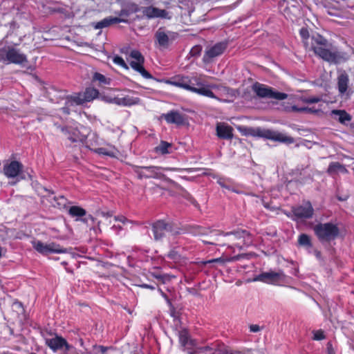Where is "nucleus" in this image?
I'll use <instances>...</instances> for the list:
<instances>
[{"label": "nucleus", "mask_w": 354, "mask_h": 354, "mask_svg": "<svg viewBox=\"0 0 354 354\" xmlns=\"http://www.w3.org/2000/svg\"><path fill=\"white\" fill-rule=\"evenodd\" d=\"M306 48L313 51L315 55L330 64H338L344 56L337 48L326 38L319 34L314 35L310 38V45L304 41Z\"/></svg>", "instance_id": "nucleus-1"}, {"label": "nucleus", "mask_w": 354, "mask_h": 354, "mask_svg": "<svg viewBox=\"0 0 354 354\" xmlns=\"http://www.w3.org/2000/svg\"><path fill=\"white\" fill-rule=\"evenodd\" d=\"M167 83L184 88L187 91L212 99H218L209 89V86L202 81V75L189 77H182L174 81H167Z\"/></svg>", "instance_id": "nucleus-2"}, {"label": "nucleus", "mask_w": 354, "mask_h": 354, "mask_svg": "<svg viewBox=\"0 0 354 354\" xmlns=\"http://www.w3.org/2000/svg\"><path fill=\"white\" fill-rule=\"evenodd\" d=\"M223 236L227 237L228 242L233 243V246L239 249H243L244 247L248 246L252 243V238L250 234L245 230H239L231 232H222L219 230H212L209 231V241H204L205 243L208 244H218L216 242L219 241L218 236Z\"/></svg>", "instance_id": "nucleus-3"}, {"label": "nucleus", "mask_w": 354, "mask_h": 354, "mask_svg": "<svg viewBox=\"0 0 354 354\" xmlns=\"http://www.w3.org/2000/svg\"><path fill=\"white\" fill-rule=\"evenodd\" d=\"M314 232L320 241H330L337 237L339 230L336 224L329 222L317 224Z\"/></svg>", "instance_id": "nucleus-4"}, {"label": "nucleus", "mask_w": 354, "mask_h": 354, "mask_svg": "<svg viewBox=\"0 0 354 354\" xmlns=\"http://www.w3.org/2000/svg\"><path fill=\"white\" fill-rule=\"evenodd\" d=\"M0 62L22 64L27 62V58L16 48L6 46L0 48Z\"/></svg>", "instance_id": "nucleus-5"}, {"label": "nucleus", "mask_w": 354, "mask_h": 354, "mask_svg": "<svg viewBox=\"0 0 354 354\" xmlns=\"http://www.w3.org/2000/svg\"><path fill=\"white\" fill-rule=\"evenodd\" d=\"M178 37L177 32L159 28L154 34L155 46L159 49H167Z\"/></svg>", "instance_id": "nucleus-6"}, {"label": "nucleus", "mask_w": 354, "mask_h": 354, "mask_svg": "<svg viewBox=\"0 0 354 354\" xmlns=\"http://www.w3.org/2000/svg\"><path fill=\"white\" fill-rule=\"evenodd\" d=\"M33 248L41 255L46 256L49 254H64L68 250L62 248L59 244L54 242L44 243L39 240L33 239L31 241Z\"/></svg>", "instance_id": "nucleus-7"}, {"label": "nucleus", "mask_w": 354, "mask_h": 354, "mask_svg": "<svg viewBox=\"0 0 354 354\" xmlns=\"http://www.w3.org/2000/svg\"><path fill=\"white\" fill-rule=\"evenodd\" d=\"M23 165L17 160H8L3 162L0 172L8 179H16L15 182H10V185H15L19 180L18 177L22 173Z\"/></svg>", "instance_id": "nucleus-8"}, {"label": "nucleus", "mask_w": 354, "mask_h": 354, "mask_svg": "<svg viewBox=\"0 0 354 354\" xmlns=\"http://www.w3.org/2000/svg\"><path fill=\"white\" fill-rule=\"evenodd\" d=\"M252 88L256 95L261 98L283 100L288 97V95L286 93L277 91L270 87L259 82L254 83L252 85Z\"/></svg>", "instance_id": "nucleus-9"}, {"label": "nucleus", "mask_w": 354, "mask_h": 354, "mask_svg": "<svg viewBox=\"0 0 354 354\" xmlns=\"http://www.w3.org/2000/svg\"><path fill=\"white\" fill-rule=\"evenodd\" d=\"M152 231L156 241H160L165 236H168L170 241L174 239V236L178 233L174 231L170 224L164 221L159 220L152 225Z\"/></svg>", "instance_id": "nucleus-10"}, {"label": "nucleus", "mask_w": 354, "mask_h": 354, "mask_svg": "<svg viewBox=\"0 0 354 354\" xmlns=\"http://www.w3.org/2000/svg\"><path fill=\"white\" fill-rule=\"evenodd\" d=\"M252 131L254 132L253 135L273 141H278L280 142L290 144L294 142V139L292 137L286 136V134L277 131L261 128L252 129Z\"/></svg>", "instance_id": "nucleus-11"}, {"label": "nucleus", "mask_w": 354, "mask_h": 354, "mask_svg": "<svg viewBox=\"0 0 354 354\" xmlns=\"http://www.w3.org/2000/svg\"><path fill=\"white\" fill-rule=\"evenodd\" d=\"M129 57L131 59L129 64L134 71L139 73L145 79L152 78L151 75L143 66L145 57L139 50H131Z\"/></svg>", "instance_id": "nucleus-12"}, {"label": "nucleus", "mask_w": 354, "mask_h": 354, "mask_svg": "<svg viewBox=\"0 0 354 354\" xmlns=\"http://www.w3.org/2000/svg\"><path fill=\"white\" fill-rule=\"evenodd\" d=\"M160 167L156 166L141 167L133 165V171L138 175V178H156L160 179L162 174L160 172Z\"/></svg>", "instance_id": "nucleus-13"}, {"label": "nucleus", "mask_w": 354, "mask_h": 354, "mask_svg": "<svg viewBox=\"0 0 354 354\" xmlns=\"http://www.w3.org/2000/svg\"><path fill=\"white\" fill-rule=\"evenodd\" d=\"M294 213L297 222L304 221L313 218L314 208L310 201H304L301 205L294 206Z\"/></svg>", "instance_id": "nucleus-14"}, {"label": "nucleus", "mask_w": 354, "mask_h": 354, "mask_svg": "<svg viewBox=\"0 0 354 354\" xmlns=\"http://www.w3.org/2000/svg\"><path fill=\"white\" fill-rule=\"evenodd\" d=\"M285 274L282 271H268L262 272L257 275L253 281H261L267 283L275 284L279 281L283 279Z\"/></svg>", "instance_id": "nucleus-15"}, {"label": "nucleus", "mask_w": 354, "mask_h": 354, "mask_svg": "<svg viewBox=\"0 0 354 354\" xmlns=\"http://www.w3.org/2000/svg\"><path fill=\"white\" fill-rule=\"evenodd\" d=\"M198 351L199 352L209 351L211 352L210 354H245L246 350H232L223 344H216L214 346L200 347Z\"/></svg>", "instance_id": "nucleus-16"}, {"label": "nucleus", "mask_w": 354, "mask_h": 354, "mask_svg": "<svg viewBox=\"0 0 354 354\" xmlns=\"http://www.w3.org/2000/svg\"><path fill=\"white\" fill-rule=\"evenodd\" d=\"M227 48V44L225 42H218L214 46L206 49L205 53L203 57V61L205 63H209L212 59L221 55L225 48Z\"/></svg>", "instance_id": "nucleus-17"}, {"label": "nucleus", "mask_w": 354, "mask_h": 354, "mask_svg": "<svg viewBox=\"0 0 354 354\" xmlns=\"http://www.w3.org/2000/svg\"><path fill=\"white\" fill-rule=\"evenodd\" d=\"M45 342L46 344L54 352L59 350L68 351L71 348V346L68 344L64 338L58 335H55L53 338H46Z\"/></svg>", "instance_id": "nucleus-18"}, {"label": "nucleus", "mask_w": 354, "mask_h": 354, "mask_svg": "<svg viewBox=\"0 0 354 354\" xmlns=\"http://www.w3.org/2000/svg\"><path fill=\"white\" fill-rule=\"evenodd\" d=\"M142 14L148 19L162 18L169 19V13L162 9L153 6H147L142 8Z\"/></svg>", "instance_id": "nucleus-19"}, {"label": "nucleus", "mask_w": 354, "mask_h": 354, "mask_svg": "<svg viewBox=\"0 0 354 354\" xmlns=\"http://www.w3.org/2000/svg\"><path fill=\"white\" fill-rule=\"evenodd\" d=\"M85 100H84L83 95L82 93H76L73 95L68 96L65 100L66 106L62 108V110L64 113L69 114V107L82 105L85 103Z\"/></svg>", "instance_id": "nucleus-20"}, {"label": "nucleus", "mask_w": 354, "mask_h": 354, "mask_svg": "<svg viewBox=\"0 0 354 354\" xmlns=\"http://www.w3.org/2000/svg\"><path fill=\"white\" fill-rule=\"evenodd\" d=\"M168 124H175L177 125L183 124L185 122L184 115L177 111H170L167 113H163L161 115Z\"/></svg>", "instance_id": "nucleus-21"}, {"label": "nucleus", "mask_w": 354, "mask_h": 354, "mask_svg": "<svg viewBox=\"0 0 354 354\" xmlns=\"http://www.w3.org/2000/svg\"><path fill=\"white\" fill-rule=\"evenodd\" d=\"M216 136L219 138L230 140L233 137V129L225 123H218L216 125Z\"/></svg>", "instance_id": "nucleus-22"}, {"label": "nucleus", "mask_w": 354, "mask_h": 354, "mask_svg": "<svg viewBox=\"0 0 354 354\" xmlns=\"http://www.w3.org/2000/svg\"><path fill=\"white\" fill-rule=\"evenodd\" d=\"M183 250L184 248L181 245H176L175 243L171 242L170 250L167 253V257L175 262H178L183 258Z\"/></svg>", "instance_id": "nucleus-23"}, {"label": "nucleus", "mask_w": 354, "mask_h": 354, "mask_svg": "<svg viewBox=\"0 0 354 354\" xmlns=\"http://www.w3.org/2000/svg\"><path fill=\"white\" fill-rule=\"evenodd\" d=\"M127 23L128 20L124 18H118L117 17H108L100 21H97L95 24L94 28L95 29H102L106 27L110 26L112 24H118V23Z\"/></svg>", "instance_id": "nucleus-24"}, {"label": "nucleus", "mask_w": 354, "mask_h": 354, "mask_svg": "<svg viewBox=\"0 0 354 354\" xmlns=\"http://www.w3.org/2000/svg\"><path fill=\"white\" fill-rule=\"evenodd\" d=\"M114 104L122 106H130L138 104L140 102V99L136 97L127 95L124 97H114L112 101Z\"/></svg>", "instance_id": "nucleus-25"}, {"label": "nucleus", "mask_w": 354, "mask_h": 354, "mask_svg": "<svg viewBox=\"0 0 354 354\" xmlns=\"http://www.w3.org/2000/svg\"><path fill=\"white\" fill-rule=\"evenodd\" d=\"M179 342L184 349H191L194 346V341L190 338L186 330H182L178 333Z\"/></svg>", "instance_id": "nucleus-26"}, {"label": "nucleus", "mask_w": 354, "mask_h": 354, "mask_svg": "<svg viewBox=\"0 0 354 354\" xmlns=\"http://www.w3.org/2000/svg\"><path fill=\"white\" fill-rule=\"evenodd\" d=\"M92 149L96 153H98L100 155L107 156L109 157H115L118 153V151L114 146L112 145H109V147L107 148L98 147Z\"/></svg>", "instance_id": "nucleus-27"}, {"label": "nucleus", "mask_w": 354, "mask_h": 354, "mask_svg": "<svg viewBox=\"0 0 354 354\" xmlns=\"http://www.w3.org/2000/svg\"><path fill=\"white\" fill-rule=\"evenodd\" d=\"M348 77L346 73H342L338 76L337 86L340 94H344L348 88Z\"/></svg>", "instance_id": "nucleus-28"}, {"label": "nucleus", "mask_w": 354, "mask_h": 354, "mask_svg": "<svg viewBox=\"0 0 354 354\" xmlns=\"http://www.w3.org/2000/svg\"><path fill=\"white\" fill-rule=\"evenodd\" d=\"M82 93L85 102H89L98 97L99 91L96 88L89 87Z\"/></svg>", "instance_id": "nucleus-29"}, {"label": "nucleus", "mask_w": 354, "mask_h": 354, "mask_svg": "<svg viewBox=\"0 0 354 354\" xmlns=\"http://www.w3.org/2000/svg\"><path fill=\"white\" fill-rule=\"evenodd\" d=\"M331 115L338 116L339 122L342 124L351 120V115L344 110H333L331 111Z\"/></svg>", "instance_id": "nucleus-30"}, {"label": "nucleus", "mask_w": 354, "mask_h": 354, "mask_svg": "<svg viewBox=\"0 0 354 354\" xmlns=\"http://www.w3.org/2000/svg\"><path fill=\"white\" fill-rule=\"evenodd\" d=\"M68 213L71 216L75 217L77 221L79 220L80 217L86 215L85 209L79 206L71 207L68 210Z\"/></svg>", "instance_id": "nucleus-31"}, {"label": "nucleus", "mask_w": 354, "mask_h": 354, "mask_svg": "<svg viewBox=\"0 0 354 354\" xmlns=\"http://www.w3.org/2000/svg\"><path fill=\"white\" fill-rule=\"evenodd\" d=\"M217 183L224 189L239 193V192L232 186V181L229 178H219L217 180Z\"/></svg>", "instance_id": "nucleus-32"}, {"label": "nucleus", "mask_w": 354, "mask_h": 354, "mask_svg": "<svg viewBox=\"0 0 354 354\" xmlns=\"http://www.w3.org/2000/svg\"><path fill=\"white\" fill-rule=\"evenodd\" d=\"M93 81L97 82L100 85L110 84L111 80L100 73H95L93 76Z\"/></svg>", "instance_id": "nucleus-33"}, {"label": "nucleus", "mask_w": 354, "mask_h": 354, "mask_svg": "<svg viewBox=\"0 0 354 354\" xmlns=\"http://www.w3.org/2000/svg\"><path fill=\"white\" fill-rule=\"evenodd\" d=\"M62 130L66 134L67 138L73 142H75L81 140L79 137V132L77 130L73 131L72 133L70 132L68 128H62Z\"/></svg>", "instance_id": "nucleus-34"}, {"label": "nucleus", "mask_w": 354, "mask_h": 354, "mask_svg": "<svg viewBox=\"0 0 354 354\" xmlns=\"http://www.w3.org/2000/svg\"><path fill=\"white\" fill-rule=\"evenodd\" d=\"M298 243L300 245L306 248H310L312 246L310 238L308 235L306 234H301L299 235L298 238Z\"/></svg>", "instance_id": "nucleus-35"}, {"label": "nucleus", "mask_w": 354, "mask_h": 354, "mask_svg": "<svg viewBox=\"0 0 354 354\" xmlns=\"http://www.w3.org/2000/svg\"><path fill=\"white\" fill-rule=\"evenodd\" d=\"M337 171L344 172L346 171V169L342 165H341L339 162H332L329 165L328 168V172L329 174H333Z\"/></svg>", "instance_id": "nucleus-36"}, {"label": "nucleus", "mask_w": 354, "mask_h": 354, "mask_svg": "<svg viewBox=\"0 0 354 354\" xmlns=\"http://www.w3.org/2000/svg\"><path fill=\"white\" fill-rule=\"evenodd\" d=\"M114 220L116 221H119L122 223L123 226L127 229L128 227L131 228L132 225L134 224V222L127 219L124 216L120 215L114 217Z\"/></svg>", "instance_id": "nucleus-37"}, {"label": "nucleus", "mask_w": 354, "mask_h": 354, "mask_svg": "<svg viewBox=\"0 0 354 354\" xmlns=\"http://www.w3.org/2000/svg\"><path fill=\"white\" fill-rule=\"evenodd\" d=\"M99 138L97 135L95 133H90L88 135V139L87 141V145L89 147H93L97 145H99L100 143L98 142Z\"/></svg>", "instance_id": "nucleus-38"}, {"label": "nucleus", "mask_w": 354, "mask_h": 354, "mask_svg": "<svg viewBox=\"0 0 354 354\" xmlns=\"http://www.w3.org/2000/svg\"><path fill=\"white\" fill-rule=\"evenodd\" d=\"M322 100V97L320 96H310L307 97L302 98L303 102L306 104H315L319 103Z\"/></svg>", "instance_id": "nucleus-39"}, {"label": "nucleus", "mask_w": 354, "mask_h": 354, "mask_svg": "<svg viewBox=\"0 0 354 354\" xmlns=\"http://www.w3.org/2000/svg\"><path fill=\"white\" fill-rule=\"evenodd\" d=\"M113 62L114 64L125 68V69H128L129 67L127 66V64H126V62H124V60L123 59L122 57L118 56V55H116L113 58Z\"/></svg>", "instance_id": "nucleus-40"}, {"label": "nucleus", "mask_w": 354, "mask_h": 354, "mask_svg": "<svg viewBox=\"0 0 354 354\" xmlns=\"http://www.w3.org/2000/svg\"><path fill=\"white\" fill-rule=\"evenodd\" d=\"M171 146L167 142L162 141L159 146L157 147V151H160L162 154H165L168 153V148Z\"/></svg>", "instance_id": "nucleus-41"}, {"label": "nucleus", "mask_w": 354, "mask_h": 354, "mask_svg": "<svg viewBox=\"0 0 354 354\" xmlns=\"http://www.w3.org/2000/svg\"><path fill=\"white\" fill-rule=\"evenodd\" d=\"M313 339L314 340L319 341V340H322V339H325V335L322 330H314L313 332Z\"/></svg>", "instance_id": "nucleus-42"}, {"label": "nucleus", "mask_w": 354, "mask_h": 354, "mask_svg": "<svg viewBox=\"0 0 354 354\" xmlns=\"http://www.w3.org/2000/svg\"><path fill=\"white\" fill-rule=\"evenodd\" d=\"M201 50L202 48L201 46H195L191 49L189 53L192 57H196L200 55Z\"/></svg>", "instance_id": "nucleus-43"}, {"label": "nucleus", "mask_w": 354, "mask_h": 354, "mask_svg": "<svg viewBox=\"0 0 354 354\" xmlns=\"http://www.w3.org/2000/svg\"><path fill=\"white\" fill-rule=\"evenodd\" d=\"M118 18H124L127 20V17L130 15V12L125 8L122 9L118 13Z\"/></svg>", "instance_id": "nucleus-44"}, {"label": "nucleus", "mask_w": 354, "mask_h": 354, "mask_svg": "<svg viewBox=\"0 0 354 354\" xmlns=\"http://www.w3.org/2000/svg\"><path fill=\"white\" fill-rule=\"evenodd\" d=\"M284 214L288 217L290 218V219H292V221H296V216H295V213H294V206L292 207L291 208V211L290 212H284Z\"/></svg>", "instance_id": "nucleus-45"}, {"label": "nucleus", "mask_w": 354, "mask_h": 354, "mask_svg": "<svg viewBox=\"0 0 354 354\" xmlns=\"http://www.w3.org/2000/svg\"><path fill=\"white\" fill-rule=\"evenodd\" d=\"M300 35L304 39H308L309 37V32L306 28H302L300 30Z\"/></svg>", "instance_id": "nucleus-46"}, {"label": "nucleus", "mask_w": 354, "mask_h": 354, "mask_svg": "<svg viewBox=\"0 0 354 354\" xmlns=\"http://www.w3.org/2000/svg\"><path fill=\"white\" fill-rule=\"evenodd\" d=\"M261 327L257 324H252L250 326V331L252 333H257L260 331Z\"/></svg>", "instance_id": "nucleus-47"}, {"label": "nucleus", "mask_w": 354, "mask_h": 354, "mask_svg": "<svg viewBox=\"0 0 354 354\" xmlns=\"http://www.w3.org/2000/svg\"><path fill=\"white\" fill-rule=\"evenodd\" d=\"M306 110L305 112L313 113H316L321 110V108L315 109V107H308V106H306Z\"/></svg>", "instance_id": "nucleus-48"}, {"label": "nucleus", "mask_w": 354, "mask_h": 354, "mask_svg": "<svg viewBox=\"0 0 354 354\" xmlns=\"http://www.w3.org/2000/svg\"><path fill=\"white\" fill-rule=\"evenodd\" d=\"M13 307L18 309L19 312H22L24 310L23 305L19 301H15L13 303Z\"/></svg>", "instance_id": "nucleus-49"}, {"label": "nucleus", "mask_w": 354, "mask_h": 354, "mask_svg": "<svg viewBox=\"0 0 354 354\" xmlns=\"http://www.w3.org/2000/svg\"><path fill=\"white\" fill-rule=\"evenodd\" d=\"M291 109L295 112H305L306 110V106L299 107L297 106H292Z\"/></svg>", "instance_id": "nucleus-50"}, {"label": "nucleus", "mask_w": 354, "mask_h": 354, "mask_svg": "<svg viewBox=\"0 0 354 354\" xmlns=\"http://www.w3.org/2000/svg\"><path fill=\"white\" fill-rule=\"evenodd\" d=\"M199 348H198L197 350L194 352H192V351H189L188 352V354H204V353H206V354H210L211 352L209 351H204V352H199Z\"/></svg>", "instance_id": "nucleus-51"}, {"label": "nucleus", "mask_w": 354, "mask_h": 354, "mask_svg": "<svg viewBox=\"0 0 354 354\" xmlns=\"http://www.w3.org/2000/svg\"><path fill=\"white\" fill-rule=\"evenodd\" d=\"M102 216L106 219L112 216V214L110 212H102Z\"/></svg>", "instance_id": "nucleus-52"}, {"label": "nucleus", "mask_w": 354, "mask_h": 354, "mask_svg": "<svg viewBox=\"0 0 354 354\" xmlns=\"http://www.w3.org/2000/svg\"><path fill=\"white\" fill-rule=\"evenodd\" d=\"M112 228H113V230H118V231H119V230H123V227H122V226H120V225H114L112 227Z\"/></svg>", "instance_id": "nucleus-53"}, {"label": "nucleus", "mask_w": 354, "mask_h": 354, "mask_svg": "<svg viewBox=\"0 0 354 354\" xmlns=\"http://www.w3.org/2000/svg\"><path fill=\"white\" fill-rule=\"evenodd\" d=\"M142 286L146 288H149V289H151V290L154 289V287L151 286V285L145 284Z\"/></svg>", "instance_id": "nucleus-54"}, {"label": "nucleus", "mask_w": 354, "mask_h": 354, "mask_svg": "<svg viewBox=\"0 0 354 354\" xmlns=\"http://www.w3.org/2000/svg\"><path fill=\"white\" fill-rule=\"evenodd\" d=\"M315 255H316V257H317V259H319V258H320V257H321V253H320V252H319V251H317V250H315Z\"/></svg>", "instance_id": "nucleus-55"}, {"label": "nucleus", "mask_w": 354, "mask_h": 354, "mask_svg": "<svg viewBox=\"0 0 354 354\" xmlns=\"http://www.w3.org/2000/svg\"><path fill=\"white\" fill-rule=\"evenodd\" d=\"M100 348V351H101L102 353H104L106 352V347L102 346Z\"/></svg>", "instance_id": "nucleus-56"}, {"label": "nucleus", "mask_w": 354, "mask_h": 354, "mask_svg": "<svg viewBox=\"0 0 354 354\" xmlns=\"http://www.w3.org/2000/svg\"><path fill=\"white\" fill-rule=\"evenodd\" d=\"M44 189L46 192H48V194H54L53 191H51V190L48 189H46V188H44Z\"/></svg>", "instance_id": "nucleus-57"}, {"label": "nucleus", "mask_w": 354, "mask_h": 354, "mask_svg": "<svg viewBox=\"0 0 354 354\" xmlns=\"http://www.w3.org/2000/svg\"><path fill=\"white\" fill-rule=\"evenodd\" d=\"M218 261H219V259H214L209 261V263L217 262Z\"/></svg>", "instance_id": "nucleus-58"}, {"label": "nucleus", "mask_w": 354, "mask_h": 354, "mask_svg": "<svg viewBox=\"0 0 354 354\" xmlns=\"http://www.w3.org/2000/svg\"><path fill=\"white\" fill-rule=\"evenodd\" d=\"M113 99L114 97H110L106 101L109 103L113 104V102H112Z\"/></svg>", "instance_id": "nucleus-59"}, {"label": "nucleus", "mask_w": 354, "mask_h": 354, "mask_svg": "<svg viewBox=\"0 0 354 354\" xmlns=\"http://www.w3.org/2000/svg\"><path fill=\"white\" fill-rule=\"evenodd\" d=\"M160 292H161L162 296L167 299L166 295L161 290H160Z\"/></svg>", "instance_id": "nucleus-60"}, {"label": "nucleus", "mask_w": 354, "mask_h": 354, "mask_svg": "<svg viewBox=\"0 0 354 354\" xmlns=\"http://www.w3.org/2000/svg\"><path fill=\"white\" fill-rule=\"evenodd\" d=\"M58 94L59 97H64V94L62 92H58Z\"/></svg>", "instance_id": "nucleus-61"}, {"label": "nucleus", "mask_w": 354, "mask_h": 354, "mask_svg": "<svg viewBox=\"0 0 354 354\" xmlns=\"http://www.w3.org/2000/svg\"><path fill=\"white\" fill-rule=\"evenodd\" d=\"M181 242H182V241H181L180 240H178V241L176 242V243H177V244H180V243H181Z\"/></svg>", "instance_id": "nucleus-62"}]
</instances>
